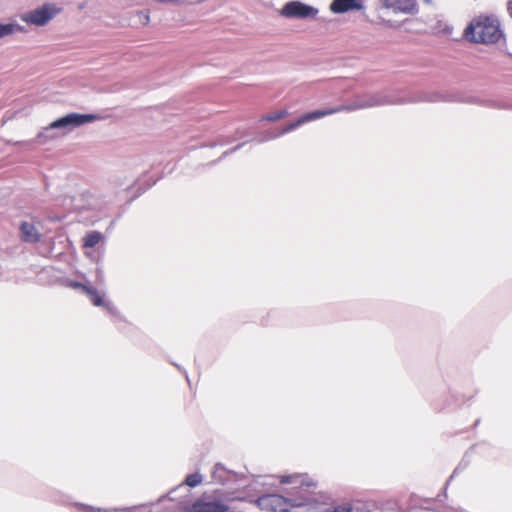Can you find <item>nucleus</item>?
Wrapping results in <instances>:
<instances>
[{
	"label": "nucleus",
	"mask_w": 512,
	"mask_h": 512,
	"mask_svg": "<svg viewBox=\"0 0 512 512\" xmlns=\"http://www.w3.org/2000/svg\"><path fill=\"white\" fill-rule=\"evenodd\" d=\"M417 103V102H428V103H467L476 104L485 107H497L493 100L481 99L476 96L468 95L466 92L460 89H447L440 91H419L409 98L402 97L398 91L391 89H383L377 92H364L357 94L353 101L337 105L334 107L316 109L308 111L300 115L296 120L284 125L281 129L273 132L267 130L258 136V142L263 143L269 140L278 138L286 133H289L301 125L318 120L322 117L335 114L342 111H355L360 109L385 106V105H398L404 103Z\"/></svg>",
	"instance_id": "obj_1"
},
{
	"label": "nucleus",
	"mask_w": 512,
	"mask_h": 512,
	"mask_svg": "<svg viewBox=\"0 0 512 512\" xmlns=\"http://www.w3.org/2000/svg\"><path fill=\"white\" fill-rule=\"evenodd\" d=\"M280 484L288 485L284 491L292 512H317L329 499V493L318 491V483L306 474L282 475Z\"/></svg>",
	"instance_id": "obj_2"
},
{
	"label": "nucleus",
	"mask_w": 512,
	"mask_h": 512,
	"mask_svg": "<svg viewBox=\"0 0 512 512\" xmlns=\"http://www.w3.org/2000/svg\"><path fill=\"white\" fill-rule=\"evenodd\" d=\"M463 35L467 41L475 44H495L504 37L500 21L493 14L473 18L464 29Z\"/></svg>",
	"instance_id": "obj_3"
},
{
	"label": "nucleus",
	"mask_w": 512,
	"mask_h": 512,
	"mask_svg": "<svg viewBox=\"0 0 512 512\" xmlns=\"http://www.w3.org/2000/svg\"><path fill=\"white\" fill-rule=\"evenodd\" d=\"M178 488H172L150 503L148 512H192L191 500L188 495H178Z\"/></svg>",
	"instance_id": "obj_4"
},
{
	"label": "nucleus",
	"mask_w": 512,
	"mask_h": 512,
	"mask_svg": "<svg viewBox=\"0 0 512 512\" xmlns=\"http://www.w3.org/2000/svg\"><path fill=\"white\" fill-rule=\"evenodd\" d=\"M354 82L347 78H334L321 83L318 86L321 100H342L353 90Z\"/></svg>",
	"instance_id": "obj_5"
},
{
	"label": "nucleus",
	"mask_w": 512,
	"mask_h": 512,
	"mask_svg": "<svg viewBox=\"0 0 512 512\" xmlns=\"http://www.w3.org/2000/svg\"><path fill=\"white\" fill-rule=\"evenodd\" d=\"M99 119H101L99 114L71 112L52 121L46 130L63 129L70 132L75 128L93 123Z\"/></svg>",
	"instance_id": "obj_6"
},
{
	"label": "nucleus",
	"mask_w": 512,
	"mask_h": 512,
	"mask_svg": "<svg viewBox=\"0 0 512 512\" xmlns=\"http://www.w3.org/2000/svg\"><path fill=\"white\" fill-rule=\"evenodd\" d=\"M62 12V8L54 3H44L35 9L27 11L21 15V20L28 25L37 27L46 26L55 16Z\"/></svg>",
	"instance_id": "obj_7"
},
{
	"label": "nucleus",
	"mask_w": 512,
	"mask_h": 512,
	"mask_svg": "<svg viewBox=\"0 0 512 512\" xmlns=\"http://www.w3.org/2000/svg\"><path fill=\"white\" fill-rule=\"evenodd\" d=\"M319 10L299 0L285 3L280 14L289 19H313L318 15Z\"/></svg>",
	"instance_id": "obj_8"
},
{
	"label": "nucleus",
	"mask_w": 512,
	"mask_h": 512,
	"mask_svg": "<svg viewBox=\"0 0 512 512\" xmlns=\"http://www.w3.org/2000/svg\"><path fill=\"white\" fill-rule=\"evenodd\" d=\"M280 483V479L274 475H258L253 476V480L244 486V488L250 492L253 491V495H262L264 493H270L269 488Z\"/></svg>",
	"instance_id": "obj_9"
},
{
	"label": "nucleus",
	"mask_w": 512,
	"mask_h": 512,
	"mask_svg": "<svg viewBox=\"0 0 512 512\" xmlns=\"http://www.w3.org/2000/svg\"><path fill=\"white\" fill-rule=\"evenodd\" d=\"M383 5L394 13L416 15L419 12L417 0H383Z\"/></svg>",
	"instance_id": "obj_10"
},
{
	"label": "nucleus",
	"mask_w": 512,
	"mask_h": 512,
	"mask_svg": "<svg viewBox=\"0 0 512 512\" xmlns=\"http://www.w3.org/2000/svg\"><path fill=\"white\" fill-rule=\"evenodd\" d=\"M243 475L227 469L222 463H216L212 472V478L215 482L222 485L238 482Z\"/></svg>",
	"instance_id": "obj_11"
},
{
	"label": "nucleus",
	"mask_w": 512,
	"mask_h": 512,
	"mask_svg": "<svg viewBox=\"0 0 512 512\" xmlns=\"http://www.w3.org/2000/svg\"><path fill=\"white\" fill-rule=\"evenodd\" d=\"M364 8V0H333L330 4V10L334 14H345L351 11H360Z\"/></svg>",
	"instance_id": "obj_12"
},
{
	"label": "nucleus",
	"mask_w": 512,
	"mask_h": 512,
	"mask_svg": "<svg viewBox=\"0 0 512 512\" xmlns=\"http://www.w3.org/2000/svg\"><path fill=\"white\" fill-rule=\"evenodd\" d=\"M158 180H159V178H156V179H151V178H150V179L146 180V181H145V183L138 185V186L136 187V189H135V192H134L133 196H132L130 199H128V200L126 201V203H125V204H123V205L120 207V211H119V213L117 214L116 218H115L114 220H112V221H111V224H110V225H111V226H113V225L116 223V221H117L118 219H120V218L123 216V214H124V213L129 209V207H130V205L132 204V202H133L135 199H137L138 197H140L143 193H145V192H146L148 189H150L152 186H154V185L157 183V181H158Z\"/></svg>",
	"instance_id": "obj_13"
},
{
	"label": "nucleus",
	"mask_w": 512,
	"mask_h": 512,
	"mask_svg": "<svg viewBox=\"0 0 512 512\" xmlns=\"http://www.w3.org/2000/svg\"><path fill=\"white\" fill-rule=\"evenodd\" d=\"M19 238L23 243L35 244L41 239V234L35 225L29 221H21L19 224Z\"/></svg>",
	"instance_id": "obj_14"
},
{
	"label": "nucleus",
	"mask_w": 512,
	"mask_h": 512,
	"mask_svg": "<svg viewBox=\"0 0 512 512\" xmlns=\"http://www.w3.org/2000/svg\"><path fill=\"white\" fill-rule=\"evenodd\" d=\"M326 504H321L317 512H354V506L349 501L337 502L331 494L329 499L325 500Z\"/></svg>",
	"instance_id": "obj_15"
},
{
	"label": "nucleus",
	"mask_w": 512,
	"mask_h": 512,
	"mask_svg": "<svg viewBox=\"0 0 512 512\" xmlns=\"http://www.w3.org/2000/svg\"><path fill=\"white\" fill-rule=\"evenodd\" d=\"M203 481V476L200 472H194L192 474H188L184 481L176 486L175 488H178V491L185 490L184 495H188V498H190V490L187 487L194 488L198 485H200Z\"/></svg>",
	"instance_id": "obj_16"
},
{
	"label": "nucleus",
	"mask_w": 512,
	"mask_h": 512,
	"mask_svg": "<svg viewBox=\"0 0 512 512\" xmlns=\"http://www.w3.org/2000/svg\"><path fill=\"white\" fill-rule=\"evenodd\" d=\"M24 26L18 24L16 21H10L8 23L0 22V39L6 36L12 35L15 32H25Z\"/></svg>",
	"instance_id": "obj_17"
},
{
	"label": "nucleus",
	"mask_w": 512,
	"mask_h": 512,
	"mask_svg": "<svg viewBox=\"0 0 512 512\" xmlns=\"http://www.w3.org/2000/svg\"><path fill=\"white\" fill-rule=\"evenodd\" d=\"M85 294L89 297L92 304L96 307H101L105 302V294L100 293L97 288L89 285L85 291Z\"/></svg>",
	"instance_id": "obj_18"
},
{
	"label": "nucleus",
	"mask_w": 512,
	"mask_h": 512,
	"mask_svg": "<svg viewBox=\"0 0 512 512\" xmlns=\"http://www.w3.org/2000/svg\"><path fill=\"white\" fill-rule=\"evenodd\" d=\"M464 469V467L461 466V464H459L452 472V474L449 476V478L446 480L442 490L440 493H438V495L436 496L435 500L436 501H439V502H443L446 498H447V489L450 485V483L452 482V480L454 479V477L456 475H458L462 470Z\"/></svg>",
	"instance_id": "obj_19"
},
{
	"label": "nucleus",
	"mask_w": 512,
	"mask_h": 512,
	"mask_svg": "<svg viewBox=\"0 0 512 512\" xmlns=\"http://www.w3.org/2000/svg\"><path fill=\"white\" fill-rule=\"evenodd\" d=\"M103 235L99 231H90L83 238V246L86 248H94L99 244Z\"/></svg>",
	"instance_id": "obj_20"
},
{
	"label": "nucleus",
	"mask_w": 512,
	"mask_h": 512,
	"mask_svg": "<svg viewBox=\"0 0 512 512\" xmlns=\"http://www.w3.org/2000/svg\"><path fill=\"white\" fill-rule=\"evenodd\" d=\"M466 400L467 399L462 394H451L449 400H447V403L445 405L440 406V407L435 406L434 408L436 410L440 411V410H442L446 407H449L451 405L461 406L463 403H465Z\"/></svg>",
	"instance_id": "obj_21"
},
{
	"label": "nucleus",
	"mask_w": 512,
	"mask_h": 512,
	"mask_svg": "<svg viewBox=\"0 0 512 512\" xmlns=\"http://www.w3.org/2000/svg\"><path fill=\"white\" fill-rule=\"evenodd\" d=\"M288 114L286 109H280L261 117V121L274 122L284 118Z\"/></svg>",
	"instance_id": "obj_22"
},
{
	"label": "nucleus",
	"mask_w": 512,
	"mask_h": 512,
	"mask_svg": "<svg viewBox=\"0 0 512 512\" xmlns=\"http://www.w3.org/2000/svg\"><path fill=\"white\" fill-rule=\"evenodd\" d=\"M101 307H104L105 310L115 319L124 321L117 307L110 300H105L104 304Z\"/></svg>",
	"instance_id": "obj_23"
},
{
	"label": "nucleus",
	"mask_w": 512,
	"mask_h": 512,
	"mask_svg": "<svg viewBox=\"0 0 512 512\" xmlns=\"http://www.w3.org/2000/svg\"><path fill=\"white\" fill-rule=\"evenodd\" d=\"M246 142H242V143H239L238 145L234 146L233 148L225 151L217 160H214V161H211L208 163V165H214L216 164L217 162H219L221 159H223L224 157H226L227 155H230L236 151H238L239 149H241L244 145H245Z\"/></svg>",
	"instance_id": "obj_24"
},
{
	"label": "nucleus",
	"mask_w": 512,
	"mask_h": 512,
	"mask_svg": "<svg viewBox=\"0 0 512 512\" xmlns=\"http://www.w3.org/2000/svg\"><path fill=\"white\" fill-rule=\"evenodd\" d=\"M137 16L139 17L142 25L147 26L150 23V10L149 9L137 11Z\"/></svg>",
	"instance_id": "obj_25"
},
{
	"label": "nucleus",
	"mask_w": 512,
	"mask_h": 512,
	"mask_svg": "<svg viewBox=\"0 0 512 512\" xmlns=\"http://www.w3.org/2000/svg\"><path fill=\"white\" fill-rule=\"evenodd\" d=\"M96 265H97L96 269H95L96 281H97V283L102 284L104 282V269H103L102 265H100L99 259L97 260Z\"/></svg>",
	"instance_id": "obj_26"
},
{
	"label": "nucleus",
	"mask_w": 512,
	"mask_h": 512,
	"mask_svg": "<svg viewBox=\"0 0 512 512\" xmlns=\"http://www.w3.org/2000/svg\"><path fill=\"white\" fill-rule=\"evenodd\" d=\"M67 286L74 289H81L85 293L89 285L76 280H67Z\"/></svg>",
	"instance_id": "obj_27"
},
{
	"label": "nucleus",
	"mask_w": 512,
	"mask_h": 512,
	"mask_svg": "<svg viewBox=\"0 0 512 512\" xmlns=\"http://www.w3.org/2000/svg\"><path fill=\"white\" fill-rule=\"evenodd\" d=\"M77 508L81 512H108V511H103L101 509H95L92 506H88V505H84V504H78Z\"/></svg>",
	"instance_id": "obj_28"
},
{
	"label": "nucleus",
	"mask_w": 512,
	"mask_h": 512,
	"mask_svg": "<svg viewBox=\"0 0 512 512\" xmlns=\"http://www.w3.org/2000/svg\"><path fill=\"white\" fill-rule=\"evenodd\" d=\"M153 3H161V4H167V3H174L176 5L181 4V0H151Z\"/></svg>",
	"instance_id": "obj_29"
},
{
	"label": "nucleus",
	"mask_w": 512,
	"mask_h": 512,
	"mask_svg": "<svg viewBox=\"0 0 512 512\" xmlns=\"http://www.w3.org/2000/svg\"><path fill=\"white\" fill-rule=\"evenodd\" d=\"M171 363H172V365H174L175 367H177V369H178L179 371H181V372L185 375L186 380H187L188 382H190L187 371H186L185 369H183L179 364H177V363H175V362H171Z\"/></svg>",
	"instance_id": "obj_30"
},
{
	"label": "nucleus",
	"mask_w": 512,
	"mask_h": 512,
	"mask_svg": "<svg viewBox=\"0 0 512 512\" xmlns=\"http://www.w3.org/2000/svg\"><path fill=\"white\" fill-rule=\"evenodd\" d=\"M507 12L512 17V0L507 2Z\"/></svg>",
	"instance_id": "obj_31"
},
{
	"label": "nucleus",
	"mask_w": 512,
	"mask_h": 512,
	"mask_svg": "<svg viewBox=\"0 0 512 512\" xmlns=\"http://www.w3.org/2000/svg\"><path fill=\"white\" fill-rule=\"evenodd\" d=\"M480 421H481V420L478 418V419L475 421V423H474V427H476L477 425H479Z\"/></svg>",
	"instance_id": "obj_32"
},
{
	"label": "nucleus",
	"mask_w": 512,
	"mask_h": 512,
	"mask_svg": "<svg viewBox=\"0 0 512 512\" xmlns=\"http://www.w3.org/2000/svg\"><path fill=\"white\" fill-rule=\"evenodd\" d=\"M425 3H432V0H423Z\"/></svg>",
	"instance_id": "obj_33"
},
{
	"label": "nucleus",
	"mask_w": 512,
	"mask_h": 512,
	"mask_svg": "<svg viewBox=\"0 0 512 512\" xmlns=\"http://www.w3.org/2000/svg\"><path fill=\"white\" fill-rule=\"evenodd\" d=\"M134 185H131V186H128L127 187V190H131L133 188Z\"/></svg>",
	"instance_id": "obj_34"
},
{
	"label": "nucleus",
	"mask_w": 512,
	"mask_h": 512,
	"mask_svg": "<svg viewBox=\"0 0 512 512\" xmlns=\"http://www.w3.org/2000/svg\"><path fill=\"white\" fill-rule=\"evenodd\" d=\"M42 135H43V133H42V132H40V133L38 134V138L42 137Z\"/></svg>",
	"instance_id": "obj_35"
},
{
	"label": "nucleus",
	"mask_w": 512,
	"mask_h": 512,
	"mask_svg": "<svg viewBox=\"0 0 512 512\" xmlns=\"http://www.w3.org/2000/svg\"><path fill=\"white\" fill-rule=\"evenodd\" d=\"M361 512H372L371 510H363Z\"/></svg>",
	"instance_id": "obj_36"
}]
</instances>
